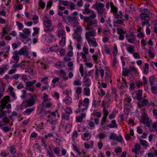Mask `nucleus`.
Segmentation results:
<instances>
[{
    "label": "nucleus",
    "mask_w": 157,
    "mask_h": 157,
    "mask_svg": "<svg viewBox=\"0 0 157 157\" xmlns=\"http://www.w3.org/2000/svg\"><path fill=\"white\" fill-rule=\"evenodd\" d=\"M88 106L86 104L82 102V101L81 100L79 101L78 103V107H80L82 109V111H83L87 108Z\"/></svg>",
    "instance_id": "nucleus-13"
},
{
    "label": "nucleus",
    "mask_w": 157,
    "mask_h": 157,
    "mask_svg": "<svg viewBox=\"0 0 157 157\" xmlns=\"http://www.w3.org/2000/svg\"><path fill=\"white\" fill-rule=\"evenodd\" d=\"M53 151L56 154H59L60 151V148L59 147H55L53 149Z\"/></svg>",
    "instance_id": "nucleus-39"
},
{
    "label": "nucleus",
    "mask_w": 157,
    "mask_h": 157,
    "mask_svg": "<svg viewBox=\"0 0 157 157\" xmlns=\"http://www.w3.org/2000/svg\"><path fill=\"white\" fill-rule=\"evenodd\" d=\"M17 24V26L18 28L21 29L23 28V25L21 23L17 21L16 22Z\"/></svg>",
    "instance_id": "nucleus-63"
},
{
    "label": "nucleus",
    "mask_w": 157,
    "mask_h": 157,
    "mask_svg": "<svg viewBox=\"0 0 157 157\" xmlns=\"http://www.w3.org/2000/svg\"><path fill=\"white\" fill-rule=\"evenodd\" d=\"M113 15L115 18L116 19L122 18L123 16V13L121 11H119L118 12L117 11V12L113 13Z\"/></svg>",
    "instance_id": "nucleus-15"
},
{
    "label": "nucleus",
    "mask_w": 157,
    "mask_h": 157,
    "mask_svg": "<svg viewBox=\"0 0 157 157\" xmlns=\"http://www.w3.org/2000/svg\"><path fill=\"white\" fill-rule=\"evenodd\" d=\"M109 31V29L107 25H106V27L103 30V33L104 34H106V33Z\"/></svg>",
    "instance_id": "nucleus-49"
},
{
    "label": "nucleus",
    "mask_w": 157,
    "mask_h": 157,
    "mask_svg": "<svg viewBox=\"0 0 157 157\" xmlns=\"http://www.w3.org/2000/svg\"><path fill=\"white\" fill-rule=\"evenodd\" d=\"M128 51L131 54H132L134 51V49L132 47H129L127 48Z\"/></svg>",
    "instance_id": "nucleus-55"
},
{
    "label": "nucleus",
    "mask_w": 157,
    "mask_h": 157,
    "mask_svg": "<svg viewBox=\"0 0 157 157\" xmlns=\"http://www.w3.org/2000/svg\"><path fill=\"white\" fill-rule=\"evenodd\" d=\"M142 90H139L136 91V98L138 100H141L142 98Z\"/></svg>",
    "instance_id": "nucleus-17"
},
{
    "label": "nucleus",
    "mask_w": 157,
    "mask_h": 157,
    "mask_svg": "<svg viewBox=\"0 0 157 157\" xmlns=\"http://www.w3.org/2000/svg\"><path fill=\"white\" fill-rule=\"evenodd\" d=\"M149 118L147 117H144L143 123L146 124L147 126L148 127H149Z\"/></svg>",
    "instance_id": "nucleus-29"
},
{
    "label": "nucleus",
    "mask_w": 157,
    "mask_h": 157,
    "mask_svg": "<svg viewBox=\"0 0 157 157\" xmlns=\"http://www.w3.org/2000/svg\"><path fill=\"white\" fill-rule=\"evenodd\" d=\"M74 39H76L78 41V43H81L82 38L81 37V35L80 36L76 35L75 37H73Z\"/></svg>",
    "instance_id": "nucleus-42"
},
{
    "label": "nucleus",
    "mask_w": 157,
    "mask_h": 157,
    "mask_svg": "<svg viewBox=\"0 0 157 157\" xmlns=\"http://www.w3.org/2000/svg\"><path fill=\"white\" fill-rule=\"evenodd\" d=\"M117 33L119 34H125L126 33V32L122 29L119 28H117Z\"/></svg>",
    "instance_id": "nucleus-40"
},
{
    "label": "nucleus",
    "mask_w": 157,
    "mask_h": 157,
    "mask_svg": "<svg viewBox=\"0 0 157 157\" xmlns=\"http://www.w3.org/2000/svg\"><path fill=\"white\" fill-rule=\"evenodd\" d=\"M84 95L89 96L90 95V89L89 88H85L83 89Z\"/></svg>",
    "instance_id": "nucleus-27"
},
{
    "label": "nucleus",
    "mask_w": 157,
    "mask_h": 157,
    "mask_svg": "<svg viewBox=\"0 0 157 157\" xmlns=\"http://www.w3.org/2000/svg\"><path fill=\"white\" fill-rule=\"evenodd\" d=\"M2 128L5 132H8L9 131H10L11 130V127L7 126H5Z\"/></svg>",
    "instance_id": "nucleus-37"
},
{
    "label": "nucleus",
    "mask_w": 157,
    "mask_h": 157,
    "mask_svg": "<svg viewBox=\"0 0 157 157\" xmlns=\"http://www.w3.org/2000/svg\"><path fill=\"white\" fill-rule=\"evenodd\" d=\"M65 31L63 29L60 30L58 32V35L59 36L62 37L63 38V37H65Z\"/></svg>",
    "instance_id": "nucleus-24"
},
{
    "label": "nucleus",
    "mask_w": 157,
    "mask_h": 157,
    "mask_svg": "<svg viewBox=\"0 0 157 157\" xmlns=\"http://www.w3.org/2000/svg\"><path fill=\"white\" fill-rule=\"evenodd\" d=\"M66 38L65 37H63L61 40L60 41V44L62 46H63L65 45V42Z\"/></svg>",
    "instance_id": "nucleus-41"
},
{
    "label": "nucleus",
    "mask_w": 157,
    "mask_h": 157,
    "mask_svg": "<svg viewBox=\"0 0 157 157\" xmlns=\"http://www.w3.org/2000/svg\"><path fill=\"white\" fill-rule=\"evenodd\" d=\"M82 31V28L80 26L78 25L76 27L75 32L73 34V37H75V36H80L81 32Z\"/></svg>",
    "instance_id": "nucleus-9"
},
{
    "label": "nucleus",
    "mask_w": 157,
    "mask_h": 157,
    "mask_svg": "<svg viewBox=\"0 0 157 157\" xmlns=\"http://www.w3.org/2000/svg\"><path fill=\"white\" fill-rule=\"evenodd\" d=\"M116 140L119 142H121L123 140V138L121 136H118L116 138Z\"/></svg>",
    "instance_id": "nucleus-64"
},
{
    "label": "nucleus",
    "mask_w": 157,
    "mask_h": 157,
    "mask_svg": "<svg viewBox=\"0 0 157 157\" xmlns=\"http://www.w3.org/2000/svg\"><path fill=\"white\" fill-rule=\"evenodd\" d=\"M137 36L140 38H143L144 36V34L142 32H139L137 35Z\"/></svg>",
    "instance_id": "nucleus-58"
},
{
    "label": "nucleus",
    "mask_w": 157,
    "mask_h": 157,
    "mask_svg": "<svg viewBox=\"0 0 157 157\" xmlns=\"http://www.w3.org/2000/svg\"><path fill=\"white\" fill-rule=\"evenodd\" d=\"M86 38L87 40H90L92 38L91 37H94L96 36V33L95 30H92L90 31L87 32L85 34Z\"/></svg>",
    "instance_id": "nucleus-5"
},
{
    "label": "nucleus",
    "mask_w": 157,
    "mask_h": 157,
    "mask_svg": "<svg viewBox=\"0 0 157 157\" xmlns=\"http://www.w3.org/2000/svg\"><path fill=\"white\" fill-rule=\"evenodd\" d=\"M31 99L27 100L25 101L28 107L32 106L34 104L35 100L36 99V96L35 95H32L31 97Z\"/></svg>",
    "instance_id": "nucleus-6"
},
{
    "label": "nucleus",
    "mask_w": 157,
    "mask_h": 157,
    "mask_svg": "<svg viewBox=\"0 0 157 157\" xmlns=\"http://www.w3.org/2000/svg\"><path fill=\"white\" fill-rule=\"evenodd\" d=\"M140 142L144 147L146 148L148 146V144L147 142L145 140H140Z\"/></svg>",
    "instance_id": "nucleus-31"
},
{
    "label": "nucleus",
    "mask_w": 157,
    "mask_h": 157,
    "mask_svg": "<svg viewBox=\"0 0 157 157\" xmlns=\"http://www.w3.org/2000/svg\"><path fill=\"white\" fill-rule=\"evenodd\" d=\"M82 102L88 106L89 102V98H85L83 101H82Z\"/></svg>",
    "instance_id": "nucleus-57"
},
{
    "label": "nucleus",
    "mask_w": 157,
    "mask_h": 157,
    "mask_svg": "<svg viewBox=\"0 0 157 157\" xmlns=\"http://www.w3.org/2000/svg\"><path fill=\"white\" fill-rule=\"evenodd\" d=\"M5 84H2L0 85V91L2 92H4L5 91Z\"/></svg>",
    "instance_id": "nucleus-47"
},
{
    "label": "nucleus",
    "mask_w": 157,
    "mask_h": 157,
    "mask_svg": "<svg viewBox=\"0 0 157 157\" xmlns=\"http://www.w3.org/2000/svg\"><path fill=\"white\" fill-rule=\"evenodd\" d=\"M105 79L108 82H110V83L112 82V80L110 79V77L108 72H106L105 73Z\"/></svg>",
    "instance_id": "nucleus-34"
},
{
    "label": "nucleus",
    "mask_w": 157,
    "mask_h": 157,
    "mask_svg": "<svg viewBox=\"0 0 157 157\" xmlns=\"http://www.w3.org/2000/svg\"><path fill=\"white\" fill-rule=\"evenodd\" d=\"M10 100V97L9 96H6L4 97L1 100V102L2 103L6 105L7 104L9 101Z\"/></svg>",
    "instance_id": "nucleus-19"
},
{
    "label": "nucleus",
    "mask_w": 157,
    "mask_h": 157,
    "mask_svg": "<svg viewBox=\"0 0 157 157\" xmlns=\"http://www.w3.org/2000/svg\"><path fill=\"white\" fill-rule=\"evenodd\" d=\"M23 33H20V36L22 39L26 38L30 34L31 32L28 29L25 28L23 30Z\"/></svg>",
    "instance_id": "nucleus-4"
},
{
    "label": "nucleus",
    "mask_w": 157,
    "mask_h": 157,
    "mask_svg": "<svg viewBox=\"0 0 157 157\" xmlns=\"http://www.w3.org/2000/svg\"><path fill=\"white\" fill-rule=\"evenodd\" d=\"M87 41L90 47H95L98 46L95 38L93 37L92 39Z\"/></svg>",
    "instance_id": "nucleus-8"
},
{
    "label": "nucleus",
    "mask_w": 157,
    "mask_h": 157,
    "mask_svg": "<svg viewBox=\"0 0 157 157\" xmlns=\"http://www.w3.org/2000/svg\"><path fill=\"white\" fill-rule=\"evenodd\" d=\"M20 55L27 56L29 55V51L26 46H24L18 52Z\"/></svg>",
    "instance_id": "nucleus-7"
},
{
    "label": "nucleus",
    "mask_w": 157,
    "mask_h": 157,
    "mask_svg": "<svg viewBox=\"0 0 157 157\" xmlns=\"http://www.w3.org/2000/svg\"><path fill=\"white\" fill-rule=\"evenodd\" d=\"M69 5V7L71 10H73L75 9L74 5L73 2H70Z\"/></svg>",
    "instance_id": "nucleus-61"
},
{
    "label": "nucleus",
    "mask_w": 157,
    "mask_h": 157,
    "mask_svg": "<svg viewBox=\"0 0 157 157\" xmlns=\"http://www.w3.org/2000/svg\"><path fill=\"white\" fill-rule=\"evenodd\" d=\"M90 5H86L85 6L84 10L83 12V14H88L91 13V15L90 16L85 17L84 21L87 23L86 29L87 30H90L92 29L90 27L91 26L97 24V21L94 19L96 16V14L94 11L91 10L89 9Z\"/></svg>",
    "instance_id": "nucleus-1"
},
{
    "label": "nucleus",
    "mask_w": 157,
    "mask_h": 157,
    "mask_svg": "<svg viewBox=\"0 0 157 157\" xmlns=\"http://www.w3.org/2000/svg\"><path fill=\"white\" fill-rule=\"evenodd\" d=\"M133 56L135 58L140 59V58L139 54L136 52H135L133 53Z\"/></svg>",
    "instance_id": "nucleus-60"
},
{
    "label": "nucleus",
    "mask_w": 157,
    "mask_h": 157,
    "mask_svg": "<svg viewBox=\"0 0 157 157\" xmlns=\"http://www.w3.org/2000/svg\"><path fill=\"white\" fill-rule=\"evenodd\" d=\"M135 84L133 82L130 83V89L132 90H133L135 88Z\"/></svg>",
    "instance_id": "nucleus-59"
},
{
    "label": "nucleus",
    "mask_w": 157,
    "mask_h": 157,
    "mask_svg": "<svg viewBox=\"0 0 157 157\" xmlns=\"http://www.w3.org/2000/svg\"><path fill=\"white\" fill-rule=\"evenodd\" d=\"M9 90L10 91V96L13 97L14 99H15V95L14 92L13 91V88L11 87H10L9 88Z\"/></svg>",
    "instance_id": "nucleus-22"
},
{
    "label": "nucleus",
    "mask_w": 157,
    "mask_h": 157,
    "mask_svg": "<svg viewBox=\"0 0 157 157\" xmlns=\"http://www.w3.org/2000/svg\"><path fill=\"white\" fill-rule=\"evenodd\" d=\"M136 151H137L138 152L140 151V146L139 144H136L134 147Z\"/></svg>",
    "instance_id": "nucleus-54"
},
{
    "label": "nucleus",
    "mask_w": 157,
    "mask_h": 157,
    "mask_svg": "<svg viewBox=\"0 0 157 157\" xmlns=\"http://www.w3.org/2000/svg\"><path fill=\"white\" fill-rule=\"evenodd\" d=\"M103 117H107L109 114V112L108 110H106V108L103 109Z\"/></svg>",
    "instance_id": "nucleus-44"
},
{
    "label": "nucleus",
    "mask_w": 157,
    "mask_h": 157,
    "mask_svg": "<svg viewBox=\"0 0 157 157\" xmlns=\"http://www.w3.org/2000/svg\"><path fill=\"white\" fill-rule=\"evenodd\" d=\"M56 66L57 68H61L63 67V63L62 62L58 61L56 63Z\"/></svg>",
    "instance_id": "nucleus-36"
},
{
    "label": "nucleus",
    "mask_w": 157,
    "mask_h": 157,
    "mask_svg": "<svg viewBox=\"0 0 157 157\" xmlns=\"http://www.w3.org/2000/svg\"><path fill=\"white\" fill-rule=\"evenodd\" d=\"M43 95V103L44 102H45L48 100V95L45 93Z\"/></svg>",
    "instance_id": "nucleus-52"
},
{
    "label": "nucleus",
    "mask_w": 157,
    "mask_h": 157,
    "mask_svg": "<svg viewBox=\"0 0 157 157\" xmlns=\"http://www.w3.org/2000/svg\"><path fill=\"white\" fill-rule=\"evenodd\" d=\"M86 75H85L83 78L84 85L87 87H89L90 85V79L86 76Z\"/></svg>",
    "instance_id": "nucleus-12"
},
{
    "label": "nucleus",
    "mask_w": 157,
    "mask_h": 157,
    "mask_svg": "<svg viewBox=\"0 0 157 157\" xmlns=\"http://www.w3.org/2000/svg\"><path fill=\"white\" fill-rule=\"evenodd\" d=\"M82 82L79 79H78L77 80H75L73 82V84L75 86H80Z\"/></svg>",
    "instance_id": "nucleus-32"
},
{
    "label": "nucleus",
    "mask_w": 157,
    "mask_h": 157,
    "mask_svg": "<svg viewBox=\"0 0 157 157\" xmlns=\"http://www.w3.org/2000/svg\"><path fill=\"white\" fill-rule=\"evenodd\" d=\"M76 93L78 95H80L82 92V89L81 87H78L75 88Z\"/></svg>",
    "instance_id": "nucleus-35"
},
{
    "label": "nucleus",
    "mask_w": 157,
    "mask_h": 157,
    "mask_svg": "<svg viewBox=\"0 0 157 157\" xmlns=\"http://www.w3.org/2000/svg\"><path fill=\"white\" fill-rule=\"evenodd\" d=\"M148 103V100L147 99H144L142 100L141 102H139L137 103L138 106L139 108H141L142 106L147 105Z\"/></svg>",
    "instance_id": "nucleus-16"
},
{
    "label": "nucleus",
    "mask_w": 157,
    "mask_h": 157,
    "mask_svg": "<svg viewBox=\"0 0 157 157\" xmlns=\"http://www.w3.org/2000/svg\"><path fill=\"white\" fill-rule=\"evenodd\" d=\"M73 146L74 150L78 153V155H81V152L80 151V149L78 147L77 145L73 144Z\"/></svg>",
    "instance_id": "nucleus-30"
},
{
    "label": "nucleus",
    "mask_w": 157,
    "mask_h": 157,
    "mask_svg": "<svg viewBox=\"0 0 157 157\" xmlns=\"http://www.w3.org/2000/svg\"><path fill=\"white\" fill-rule=\"evenodd\" d=\"M39 6L42 9L44 8L45 6V4L44 2L42 1L41 0H40L39 2Z\"/></svg>",
    "instance_id": "nucleus-48"
},
{
    "label": "nucleus",
    "mask_w": 157,
    "mask_h": 157,
    "mask_svg": "<svg viewBox=\"0 0 157 157\" xmlns=\"http://www.w3.org/2000/svg\"><path fill=\"white\" fill-rule=\"evenodd\" d=\"M108 126L110 128H117V125L115 120H113L111 121V123L109 124Z\"/></svg>",
    "instance_id": "nucleus-20"
},
{
    "label": "nucleus",
    "mask_w": 157,
    "mask_h": 157,
    "mask_svg": "<svg viewBox=\"0 0 157 157\" xmlns=\"http://www.w3.org/2000/svg\"><path fill=\"white\" fill-rule=\"evenodd\" d=\"M12 58L14 60V63H17L19 60V53L18 51H15L13 53Z\"/></svg>",
    "instance_id": "nucleus-10"
},
{
    "label": "nucleus",
    "mask_w": 157,
    "mask_h": 157,
    "mask_svg": "<svg viewBox=\"0 0 157 157\" xmlns=\"http://www.w3.org/2000/svg\"><path fill=\"white\" fill-rule=\"evenodd\" d=\"M10 120L7 117H5L2 119V121H0V127L6 125L9 122Z\"/></svg>",
    "instance_id": "nucleus-11"
},
{
    "label": "nucleus",
    "mask_w": 157,
    "mask_h": 157,
    "mask_svg": "<svg viewBox=\"0 0 157 157\" xmlns=\"http://www.w3.org/2000/svg\"><path fill=\"white\" fill-rule=\"evenodd\" d=\"M71 129V125L70 124H67L66 126L65 130L68 133Z\"/></svg>",
    "instance_id": "nucleus-43"
},
{
    "label": "nucleus",
    "mask_w": 157,
    "mask_h": 157,
    "mask_svg": "<svg viewBox=\"0 0 157 157\" xmlns=\"http://www.w3.org/2000/svg\"><path fill=\"white\" fill-rule=\"evenodd\" d=\"M58 49V46H55L52 47L51 48L50 50L51 51L54 52L56 51Z\"/></svg>",
    "instance_id": "nucleus-50"
},
{
    "label": "nucleus",
    "mask_w": 157,
    "mask_h": 157,
    "mask_svg": "<svg viewBox=\"0 0 157 157\" xmlns=\"http://www.w3.org/2000/svg\"><path fill=\"white\" fill-rule=\"evenodd\" d=\"M25 71L28 72L29 73L32 75H33L34 73L32 68L29 67H27L25 69Z\"/></svg>",
    "instance_id": "nucleus-28"
},
{
    "label": "nucleus",
    "mask_w": 157,
    "mask_h": 157,
    "mask_svg": "<svg viewBox=\"0 0 157 157\" xmlns=\"http://www.w3.org/2000/svg\"><path fill=\"white\" fill-rule=\"evenodd\" d=\"M65 113L69 114L72 113V111L71 109V107H67L65 109Z\"/></svg>",
    "instance_id": "nucleus-33"
},
{
    "label": "nucleus",
    "mask_w": 157,
    "mask_h": 157,
    "mask_svg": "<svg viewBox=\"0 0 157 157\" xmlns=\"http://www.w3.org/2000/svg\"><path fill=\"white\" fill-rule=\"evenodd\" d=\"M44 24L45 27V30L46 31H51L53 30L54 27L52 26L51 21V20H44Z\"/></svg>",
    "instance_id": "nucleus-3"
},
{
    "label": "nucleus",
    "mask_w": 157,
    "mask_h": 157,
    "mask_svg": "<svg viewBox=\"0 0 157 157\" xmlns=\"http://www.w3.org/2000/svg\"><path fill=\"white\" fill-rule=\"evenodd\" d=\"M10 151L12 154H13L16 153V149L15 148L11 146L10 147Z\"/></svg>",
    "instance_id": "nucleus-46"
},
{
    "label": "nucleus",
    "mask_w": 157,
    "mask_h": 157,
    "mask_svg": "<svg viewBox=\"0 0 157 157\" xmlns=\"http://www.w3.org/2000/svg\"><path fill=\"white\" fill-rule=\"evenodd\" d=\"M152 93L155 94L157 92V84L151 85Z\"/></svg>",
    "instance_id": "nucleus-21"
},
{
    "label": "nucleus",
    "mask_w": 157,
    "mask_h": 157,
    "mask_svg": "<svg viewBox=\"0 0 157 157\" xmlns=\"http://www.w3.org/2000/svg\"><path fill=\"white\" fill-rule=\"evenodd\" d=\"M104 7V5L103 4L99 2L94 4L92 7L97 10L99 15H101L103 14L104 11V10L103 9Z\"/></svg>",
    "instance_id": "nucleus-2"
},
{
    "label": "nucleus",
    "mask_w": 157,
    "mask_h": 157,
    "mask_svg": "<svg viewBox=\"0 0 157 157\" xmlns=\"http://www.w3.org/2000/svg\"><path fill=\"white\" fill-rule=\"evenodd\" d=\"M26 91L25 90H22V94L21 96V98L23 99H25L26 98Z\"/></svg>",
    "instance_id": "nucleus-53"
},
{
    "label": "nucleus",
    "mask_w": 157,
    "mask_h": 157,
    "mask_svg": "<svg viewBox=\"0 0 157 157\" xmlns=\"http://www.w3.org/2000/svg\"><path fill=\"white\" fill-rule=\"evenodd\" d=\"M26 86L27 87L32 86L33 85L32 82L30 81H28L26 82Z\"/></svg>",
    "instance_id": "nucleus-56"
},
{
    "label": "nucleus",
    "mask_w": 157,
    "mask_h": 157,
    "mask_svg": "<svg viewBox=\"0 0 157 157\" xmlns=\"http://www.w3.org/2000/svg\"><path fill=\"white\" fill-rule=\"evenodd\" d=\"M62 117V119L65 120H68L69 119L70 114L65 113H63Z\"/></svg>",
    "instance_id": "nucleus-23"
},
{
    "label": "nucleus",
    "mask_w": 157,
    "mask_h": 157,
    "mask_svg": "<svg viewBox=\"0 0 157 157\" xmlns=\"http://www.w3.org/2000/svg\"><path fill=\"white\" fill-rule=\"evenodd\" d=\"M155 78L153 76H151L149 78V80L150 81V82L151 85L154 84L153 82L155 81Z\"/></svg>",
    "instance_id": "nucleus-51"
},
{
    "label": "nucleus",
    "mask_w": 157,
    "mask_h": 157,
    "mask_svg": "<svg viewBox=\"0 0 157 157\" xmlns=\"http://www.w3.org/2000/svg\"><path fill=\"white\" fill-rule=\"evenodd\" d=\"M140 17L141 19L146 21H148L150 19V18L147 14H141L140 15Z\"/></svg>",
    "instance_id": "nucleus-18"
},
{
    "label": "nucleus",
    "mask_w": 157,
    "mask_h": 157,
    "mask_svg": "<svg viewBox=\"0 0 157 157\" xmlns=\"http://www.w3.org/2000/svg\"><path fill=\"white\" fill-rule=\"evenodd\" d=\"M130 71L127 69H124L123 71V75L127 76Z\"/></svg>",
    "instance_id": "nucleus-45"
},
{
    "label": "nucleus",
    "mask_w": 157,
    "mask_h": 157,
    "mask_svg": "<svg viewBox=\"0 0 157 157\" xmlns=\"http://www.w3.org/2000/svg\"><path fill=\"white\" fill-rule=\"evenodd\" d=\"M111 10L113 13L115 12H117V8L114 6L113 2H111Z\"/></svg>",
    "instance_id": "nucleus-26"
},
{
    "label": "nucleus",
    "mask_w": 157,
    "mask_h": 157,
    "mask_svg": "<svg viewBox=\"0 0 157 157\" xmlns=\"http://www.w3.org/2000/svg\"><path fill=\"white\" fill-rule=\"evenodd\" d=\"M50 112V111H46L44 109H41L40 111V113L41 114L44 116H45L48 113H49Z\"/></svg>",
    "instance_id": "nucleus-38"
},
{
    "label": "nucleus",
    "mask_w": 157,
    "mask_h": 157,
    "mask_svg": "<svg viewBox=\"0 0 157 157\" xmlns=\"http://www.w3.org/2000/svg\"><path fill=\"white\" fill-rule=\"evenodd\" d=\"M126 37L128 42L132 43L135 41V36L133 33H132L130 35V38H129L128 35L126 36Z\"/></svg>",
    "instance_id": "nucleus-14"
},
{
    "label": "nucleus",
    "mask_w": 157,
    "mask_h": 157,
    "mask_svg": "<svg viewBox=\"0 0 157 157\" xmlns=\"http://www.w3.org/2000/svg\"><path fill=\"white\" fill-rule=\"evenodd\" d=\"M17 70L16 69H11L8 72V74L10 75H12Z\"/></svg>",
    "instance_id": "nucleus-62"
},
{
    "label": "nucleus",
    "mask_w": 157,
    "mask_h": 157,
    "mask_svg": "<svg viewBox=\"0 0 157 157\" xmlns=\"http://www.w3.org/2000/svg\"><path fill=\"white\" fill-rule=\"evenodd\" d=\"M64 101L68 105L70 104L72 101L71 98L68 96L66 97Z\"/></svg>",
    "instance_id": "nucleus-25"
}]
</instances>
